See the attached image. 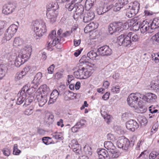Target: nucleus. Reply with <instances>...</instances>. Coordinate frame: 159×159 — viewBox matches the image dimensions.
I'll use <instances>...</instances> for the list:
<instances>
[{"label":"nucleus","instance_id":"nucleus-29","mask_svg":"<svg viewBox=\"0 0 159 159\" xmlns=\"http://www.w3.org/2000/svg\"><path fill=\"white\" fill-rule=\"evenodd\" d=\"M131 36L130 34H128L127 36L124 37L123 46L125 47H129L130 46L131 43Z\"/></svg>","mask_w":159,"mask_h":159},{"label":"nucleus","instance_id":"nucleus-25","mask_svg":"<svg viewBox=\"0 0 159 159\" xmlns=\"http://www.w3.org/2000/svg\"><path fill=\"white\" fill-rule=\"evenodd\" d=\"M58 92L57 90H53L50 95V99L49 101V103H53L58 97Z\"/></svg>","mask_w":159,"mask_h":159},{"label":"nucleus","instance_id":"nucleus-51","mask_svg":"<svg viewBox=\"0 0 159 159\" xmlns=\"http://www.w3.org/2000/svg\"><path fill=\"white\" fill-rule=\"evenodd\" d=\"M32 70L31 67L30 66H26L22 70V72L24 73L25 75L29 71H31Z\"/></svg>","mask_w":159,"mask_h":159},{"label":"nucleus","instance_id":"nucleus-5","mask_svg":"<svg viewBox=\"0 0 159 159\" xmlns=\"http://www.w3.org/2000/svg\"><path fill=\"white\" fill-rule=\"evenodd\" d=\"M18 29L17 25L12 24L11 25L6 31L3 38L2 40L3 42L10 40L14 36Z\"/></svg>","mask_w":159,"mask_h":159},{"label":"nucleus","instance_id":"nucleus-41","mask_svg":"<svg viewBox=\"0 0 159 159\" xmlns=\"http://www.w3.org/2000/svg\"><path fill=\"white\" fill-rule=\"evenodd\" d=\"M18 145L16 144H14L13 146V154L15 155H19L21 152V151L19 150L18 148Z\"/></svg>","mask_w":159,"mask_h":159},{"label":"nucleus","instance_id":"nucleus-33","mask_svg":"<svg viewBox=\"0 0 159 159\" xmlns=\"http://www.w3.org/2000/svg\"><path fill=\"white\" fill-rule=\"evenodd\" d=\"M122 7L123 6H120L119 4L117 3H116L114 6L113 5H110V10H113L115 11H119Z\"/></svg>","mask_w":159,"mask_h":159},{"label":"nucleus","instance_id":"nucleus-18","mask_svg":"<svg viewBox=\"0 0 159 159\" xmlns=\"http://www.w3.org/2000/svg\"><path fill=\"white\" fill-rule=\"evenodd\" d=\"M150 28V23L147 21H143L141 24L140 30L141 32L144 34Z\"/></svg>","mask_w":159,"mask_h":159},{"label":"nucleus","instance_id":"nucleus-22","mask_svg":"<svg viewBox=\"0 0 159 159\" xmlns=\"http://www.w3.org/2000/svg\"><path fill=\"white\" fill-rule=\"evenodd\" d=\"M99 54L102 56L107 55L109 53V47L104 46L99 48L98 50Z\"/></svg>","mask_w":159,"mask_h":159},{"label":"nucleus","instance_id":"nucleus-64","mask_svg":"<svg viewBox=\"0 0 159 159\" xmlns=\"http://www.w3.org/2000/svg\"><path fill=\"white\" fill-rule=\"evenodd\" d=\"M117 150L116 147L114 146L113 143L110 141V151H115Z\"/></svg>","mask_w":159,"mask_h":159},{"label":"nucleus","instance_id":"nucleus-52","mask_svg":"<svg viewBox=\"0 0 159 159\" xmlns=\"http://www.w3.org/2000/svg\"><path fill=\"white\" fill-rule=\"evenodd\" d=\"M139 122L141 125H145L147 123V120L144 117H141L139 120Z\"/></svg>","mask_w":159,"mask_h":159},{"label":"nucleus","instance_id":"nucleus-56","mask_svg":"<svg viewBox=\"0 0 159 159\" xmlns=\"http://www.w3.org/2000/svg\"><path fill=\"white\" fill-rule=\"evenodd\" d=\"M158 125L156 123L154 124L152 126L151 132L153 133H155L157 130Z\"/></svg>","mask_w":159,"mask_h":159},{"label":"nucleus","instance_id":"nucleus-28","mask_svg":"<svg viewBox=\"0 0 159 159\" xmlns=\"http://www.w3.org/2000/svg\"><path fill=\"white\" fill-rule=\"evenodd\" d=\"M24 43V41L21 38L19 37H16L15 38L13 45V46L17 47L21 46Z\"/></svg>","mask_w":159,"mask_h":159},{"label":"nucleus","instance_id":"nucleus-35","mask_svg":"<svg viewBox=\"0 0 159 159\" xmlns=\"http://www.w3.org/2000/svg\"><path fill=\"white\" fill-rule=\"evenodd\" d=\"M159 158V153L158 152L156 151H152L149 154V159H154L156 157Z\"/></svg>","mask_w":159,"mask_h":159},{"label":"nucleus","instance_id":"nucleus-54","mask_svg":"<svg viewBox=\"0 0 159 159\" xmlns=\"http://www.w3.org/2000/svg\"><path fill=\"white\" fill-rule=\"evenodd\" d=\"M141 24V23L140 21H137L135 23L133 27L134 28H135L136 30H138L139 29H140Z\"/></svg>","mask_w":159,"mask_h":159},{"label":"nucleus","instance_id":"nucleus-24","mask_svg":"<svg viewBox=\"0 0 159 159\" xmlns=\"http://www.w3.org/2000/svg\"><path fill=\"white\" fill-rule=\"evenodd\" d=\"M49 91V88L46 84H43L41 85L38 89V93H40L41 94L46 96Z\"/></svg>","mask_w":159,"mask_h":159},{"label":"nucleus","instance_id":"nucleus-2","mask_svg":"<svg viewBox=\"0 0 159 159\" xmlns=\"http://www.w3.org/2000/svg\"><path fill=\"white\" fill-rule=\"evenodd\" d=\"M34 31L39 37H41L47 31L46 26L45 22L35 20L33 22Z\"/></svg>","mask_w":159,"mask_h":159},{"label":"nucleus","instance_id":"nucleus-42","mask_svg":"<svg viewBox=\"0 0 159 159\" xmlns=\"http://www.w3.org/2000/svg\"><path fill=\"white\" fill-rule=\"evenodd\" d=\"M88 25L92 30L97 29L98 26V24L97 23L93 22H90Z\"/></svg>","mask_w":159,"mask_h":159},{"label":"nucleus","instance_id":"nucleus-37","mask_svg":"<svg viewBox=\"0 0 159 159\" xmlns=\"http://www.w3.org/2000/svg\"><path fill=\"white\" fill-rule=\"evenodd\" d=\"M53 137L55 139L59 140H62L64 139L63 134L60 133H54L53 135Z\"/></svg>","mask_w":159,"mask_h":159},{"label":"nucleus","instance_id":"nucleus-6","mask_svg":"<svg viewBox=\"0 0 159 159\" xmlns=\"http://www.w3.org/2000/svg\"><path fill=\"white\" fill-rule=\"evenodd\" d=\"M75 8L73 17L75 20H77L79 19H82L83 17L84 8L83 6L81 4L75 5Z\"/></svg>","mask_w":159,"mask_h":159},{"label":"nucleus","instance_id":"nucleus-14","mask_svg":"<svg viewBox=\"0 0 159 159\" xmlns=\"http://www.w3.org/2000/svg\"><path fill=\"white\" fill-rule=\"evenodd\" d=\"M26 57H23V55L19 52L18 56L15 59L14 63L15 66L17 67H19L25 62L24 60H23Z\"/></svg>","mask_w":159,"mask_h":159},{"label":"nucleus","instance_id":"nucleus-13","mask_svg":"<svg viewBox=\"0 0 159 159\" xmlns=\"http://www.w3.org/2000/svg\"><path fill=\"white\" fill-rule=\"evenodd\" d=\"M32 51V46L30 45H27L20 50L19 53L23 55V57H27L28 55H30Z\"/></svg>","mask_w":159,"mask_h":159},{"label":"nucleus","instance_id":"nucleus-46","mask_svg":"<svg viewBox=\"0 0 159 159\" xmlns=\"http://www.w3.org/2000/svg\"><path fill=\"white\" fill-rule=\"evenodd\" d=\"M110 157H111L112 158L118 157V152H117V150H116L115 151H110Z\"/></svg>","mask_w":159,"mask_h":159},{"label":"nucleus","instance_id":"nucleus-32","mask_svg":"<svg viewBox=\"0 0 159 159\" xmlns=\"http://www.w3.org/2000/svg\"><path fill=\"white\" fill-rule=\"evenodd\" d=\"M126 8L127 9V10L126 13V16L129 18L134 17L137 14L130 9L128 7H126Z\"/></svg>","mask_w":159,"mask_h":159},{"label":"nucleus","instance_id":"nucleus-31","mask_svg":"<svg viewBox=\"0 0 159 159\" xmlns=\"http://www.w3.org/2000/svg\"><path fill=\"white\" fill-rule=\"evenodd\" d=\"M87 56L90 59L93 60L98 59L99 56L98 55L97 53L93 51H91L87 54Z\"/></svg>","mask_w":159,"mask_h":159},{"label":"nucleus","instance_id":"nucleus-27","mask_svg":"<svg viewBox=\"0 0 159 159\" xmlns=\"http://www.w3.org/2000/svg\"><path fill=\"white\" fill-rule=\"evenodd\" d=\"M34 107L33 105H31L26 107L25 110L24 111V113L27 116H30L33 114Z\"/></svg>","mask_w":159,"mask_h":159},{"label":"nucleus","instance_id":"nucleus-8","mask_svg":"<svg viewBox=\"0 0 159 159\" xmlns=\"http://www.w3.org/2000/svg\"><path fill=\"white\" fill-rule=\"evenodd\" d=\"M37 86L34 84L30 85L29 83L24 85L21 90L26 94L27 93L29 95L34 94L36 91Z\"/></svg>","mask_w":159,"mask_h":159},{"label":"nucleus","instance_id":"nucleus-39","mask_svg":"<svg viewBox=\"0 0 159 159\" xmlns=\"http://www.w3.org/2000/svg\"><path fill=\"white\" fill-rule=\"evenodd\" d=\"M75 3H72L71 2V3L66 4L65 5V7L68 9L69 11H71L73 9H75Z\"/></svg>","mask_w":159,"mask_h":159},{"label":"nucleus","instance_id":"nucleus-49","mask_svg":"<svg viewBox=\"0 0 159 159\" xmlns=\"http://www.w3.org/2000/svg\"><path fill=\"white\" fill-rule=\"evenodd\" d=\"M6 74L5 69L0 65V79L4 77Z\"/></svg>","mask_w":159,"mask_h":159},{"label":"nucleus","instance_id":"nucleus-17","mask_svg":"<svg viewBox=\"0 0 159 159\" xmlns=\"http://www.w3.org/2000/svg\"><path fill=\"white\" fill-rule=\"evenodd\" d=\"M100 159H109V154L107 150L104 149H99L97 151Z\"/></svg>","mask_w":159,"mask_h":159},{"label":"nucleus","instance_id":"nucleus-21","mask_svg":"<svg viewBox=\"0 0 159 159\" xmlns=\"http://www.w3.org/2000/svg\"><path fill=\"white\" fill-rule=\"evenodd\" d=\"M139 6V4L138 2H135L130 3L129 5L126 6V7H128L130 9L137 13L140 9Z\"/></svg>","mask_w":159,"mask_h":159},{"label":"nucleus","instance_id":"nucleus-38","mask_svg":"<svg viewBox=\"0 0 159 159\" xmlns=\"http://www.w3.org/2000/svg\"><path fill=\"white\" fill-rule=\"evenodd\" d=\"M150 87L157 92L159 91V84L155 83L154 81L151 82Z\"/></svg>","mask_w":159,"mask_h":159},{"label":"nucleus","instance_id":"nucleus-16","mask_svg":"<svg viewBox=\"0 0 159 159\" xmlns=\"http://www.w3.org/2000/svg\"><path fill=\"white\" fill-rule=\"evenodd\" d=\"M46 16L51 21L54 22L56 20L57 14L53 10H48L47 11Z\"/></svg>","mask_w":159,"mask_h":159},{"label":"nucleus","instance_id":"nucleus-3","mask_svg":"<svg viewBox=\"0 0 159 159\" xmlns=\"http://www.w3.org/2000/svg\"><path fill=\"white\" fill-rule=\"evenodd\" d=\"M93 74V71L91 69L82 67L79 68L77 71L74 73V76L80 79H86L90 76Z\"/></svg>","mask_w":159,"mask_h":159},{"label":"nucleus","instance_id":"nucleus-12","mask_svg":"<svg viewBox=\"0 0 159 159\" xmlns=\"http://www.w3.org/2000/svg\"><path fill=\"white\" fill-rule=\"evenodd\" d=\"M95 15L93 11L91 10L88 11L84 14L83 20L85 23H88L93 19Z\"/></svg>","mask_w":159,"mask_h":159},{"label":"nucleus","instance_id":"nucleus-30","mask_svg":"<svg viewBox=\"0 0 159 159\" xmlns=\"http://www.w3.org/2000/svg\"><path fill=\"white\" fill-rule=\"evenodd\" d=\"M150 29H155L159 27V18H155L150 23Z\"/></svg>","mask_w":159,"mask_h":159},{"label":"nucleus","instance_id":"nucleus-57","mask_svg":"<svg viewBox=\"0 0 159 159\" xmlns=\"http://www.w3.org/2000/svg\"><path fill=\"white\" fill-rule=\"evenodd\" d=\"M96 1V0H86L85 3V6H86L87 5H89L90 6H92Z\"/></svg>","mask_w":159,"mask_h":159},{"label":"nucleus","instance_id":"nucleus-59","mask_svg":"<svg viewBox=\"0 0 159 159\" xmlns=\"http://www.w3.org/2000/svg\"><path fill=\"white\" fill-rule=\"evenodd\" d=\"M54 67V64H52L51 66L49 67H48V73L49 74H52L53 73Z\"/></svg>","mask_w":159,"mask_h":159},{"label":"nucleus","instance_id":"nucleus-50","mask_svg":"<svg viewBox=\"0 0 159 159\" xmlns=\"http://www.w3.org/2000/svg\"><path fill=\"white\" fill-rule=\"evenodd\" d=\"M2 152L4 156H8L10 154V151L9 149L7 148H5L2 150Z\"/></svg>","mask_w":159,"mask_h":159},{"label":"nucleus","instance_id":"nucleus-4","mask_svg":"<svg viewBox=\"0 0 159 159\" xmlns=\"http://www.w3.org/2000/svg\"><path fill=\"white\" fill-rule=\"evenodd\" d=\"M126 25L122 23H113L110 24V38H112L114 35L116 36L118 34V32H121L125 29Z\"/></svg>","mask_w":159,"mask_h":159},{"label":"nucleus","instance_id":"nucleus-20","mask_svg":"<svg viewBox=\"0 0 159 159\" xmlns=\"http://www.w3.org/2000/svg\"><path fill=\"white\" fill-rule=\"evenodd\" d=\"M19 97L17 99L16 103L18 105H20L22 104L26 98V93L23 92L21 90L18 94Z\"/></svg>","mask_w":159,"mask_h":159},{"label":"nucleus","instance_id":"nucleus-23","mask_svg":"<svg viewBox=\"0 0 159 159\" xmlns=\"http://www.w3.org/2000/svg\"><path fill=\"white\" fill-rule=\"evenodd\" d=\"M38 101L39 106L42 107L47 102V98L46 96L41 94L38 98Z\"/></svg>","mask_w":159,"mask_h":159},{"label":"nucleus","instance_id":"nucleus-9","mask_svg":"<svg viewBox=\"0 0 159 159\" xmlns=\"http://www.w3.org/2000/svg\"><path fill=\"white\" fill-rule=\"evenodd\" d=\"M69 147L73 149V151L76 154H80L81 152V148L76 139L71 140L69 145Z\"/></svg>","mask_w":159,"mask_h":159},{"label":"nucleus","instance_id":"nucleus-47","mask_svg":"<svg viewBox=\"0 0 159 159\" xmlns=\"http://www.w3.org/2000/svg\"><path fill=\"white\" fill-rule=\"evenodd\" d=\"M115 128L116 129V132L118 134L123 135L125 133L124 131L120 127L115 126Z\"/></svg>","mask_w":159,"mask_h":159},{"label":"nucleus","instance_id":"nucleus-1","mask_svg":"<svg viewBox=\"0 0 159 159\" xmlns=\"http://www.w3.org/2000/svg\"><path fill=\"white\" fill-rule=\"evenodd\" d=\"M142 97V94L139 93H131L127 99L128 104L135 108H143L144 107V103L139 99V98L140 99Z\"/></svg>","mask_w":159,"mask_h":159},{"label":"nucleus","instance_id":"nucleus-19","mask_svg":"<svg viewBox=\"0 0 159 159\" xmlns=\"http://www.w3.org/2000/svg\"><path fill=\"white\" fill-rule=\"evenodd\" d=\"M125 35L124 34H122L119 36L117 38L115 36L112 37L113 38H111V40H112V42L114 43H116L119 45H123V41L124 37Z\"/></svg>","mask_w":159,"mask_h":159},{"label":"nucleus","instance_id":"nucleus-55","mask_svg":"<svg viewBox=\"0 0 159 159\" xmlns=\"http://www.w3.org/2000/svg\"><path fill=\"white\" fill-rule=\"evenodd\" d=\"M103 113V112L102 113H101V114L103 117L105 121L108 124L109 122V115L108 114L105 115Z\"/></svg>","mask_w":159,"mask_h":159},{"label":"nucleus","instance_id":"nucleus-15","mask_svg":"<svg viewBox=\"0 0 159 159\" xmlns=\"http://www.w3.org/2000/svg\"><path fill=\"white\" fill-rule=\"evenodd\" d=\"M156 98L157 96L154 94L151 93H148L145 95H142V99L148 102H151Z\"/></svg>","mask_w":159,"mask_h":159},{"label":"nucleus","instance_id":"nucleus-53","mask_svg":"<svg viewBox=\"0 0 159 159\" xmlns=\"http://www.w3.org/2000/svg\"><path fill=\"white\" fill-rule=\"evenodd\" d=\"M56 31L55 30H52L49 36V38H50L52 39L55 40L56 37Z\"/></svg>","mask_w":159,"mask_h":159},{"label":"nucleus","instance_id":"nucleus-61","mask_svg":"<svg viewBox=\"0 0 159 159\" xmlns=\"http://www.w3.org/2000/svg\"><path fill=\"white\" fill-rule=\"evenodd\" d=\"M152 39L153 40L159 43V32L155 34V35L152 37Z\"/></svg>","mask_w":159,"mask_h":159},{"label":"nucleus","instance_id":"nucleus-40","mask_svg":"<svg viewBox=\"0 0 159 159\" xmlns=\"http://www.w3.org/2000/svg\"><path fill=\"white\" fill-rule=\"evenodd\" d=\"M34 97L33 96H30L26 99L24 105L29 106L33 101Z\"/></svg>","mask_w":159,"mask_h":159},{"label":"nucleus","instance_id":"nucleus-36","mask_svg":"<svg viewBox=\"0 0 159 159\" xmlns=\"http://www.w3.org/2000/svg\"><path fill=\"white\" fill-rule=\"evenodd\" d=\"M43 142L46 145H49L54 143V142L52 139L49 137H44L42 139Z\"/></svg>","mask_w":159,"mask_h":159},{"label":"nucleus","instance_id":"nucleus-63","mask_svg":"<svg viewBox=\"0 0 159 159\" xmlns=\"http://www.w3.org/2000/svg\"><path fill=\"white\" fill-rule=\"evenodd\" d=\"M93 31L91 30L88 25H86L84 29V32L86 33H88Z\"/></svg>","mask_w":159,"mask_h":159},{"label":"nucleus","instance_id":"nucleus-60","mask_svg":"<svg viewBox=\"0 0 159 159\" xmlns=\"http://www.w3.org/2000/svg\"><path fill=\"white\" fill-rule=\"evenodd\" d=\"M103 7H100L97 8V11L98 15H101L104 13V11H103Z\"/></svg>","mask_w":159,"mask_h":159},{"label":"nucleus","instance_id":"nucleus-34","mask_svg":"<svg viewBox=\"0 0 159 159\" xmlns=\"http://www.w3.org/2000/svg\"><path fill=\"white\" fill-rule=\"evenodd\" d=\"M132 116V114L130 112H127L122 114L121 118L124 121H125L128 119L131 118Z\"/></svg>","mask_w":159,"mask_h":159},{"label":"nucleus","instance_id":"nucleus-45","mask_svg":"<svg viewBox=\"0 0 159 159\" xmlns=\"http://www.w3.org/2000/svg\"><path fill=\"white\" fill-rule=\"evenodd\" d=\"M87 65L89 67V68H87L91 69V70L93 71V73L96 68L95 64L91 62H88Z\"/></svg>","mask_w":159,"mask_h":159},{"label":"nucleus","instance_id":"nucleus-44","mask_svg":"<svg viewBox=\"0 0 159 159\" xmlns=\"http://www.w3.org/2000/svg\"><path fill=\"white\" fill-rule=\"evenodd\" d=\"M51 41L49 42H48V43L47 46V47L48 49L50 50L51 47L55 45L56 44V41H55L54 40L51 39Z\"/></svg>","mask_w":159,"mask_h":159},{"label":"nucleus","instance_id":"nucleus-58","mask_svg":"<svg viewBox=\"0 0 159 159\" xmlns=\"http://www.w3.org/2000/svg\"><path fill=\"white\" fill-rule=\"evenodd\" d=\"M111 91L113 93H118L120 91V88L119 86H115L111 89Z\"/></svg>","mask_w":159,"mask_h":159},{"label":"nucleus","instance_id":"nucleus-48","mask_svg":"<svg viewBox=\"0 0 159 159\" xmlns=\"http://www.w3.org/2000/svg\"><path fill=\"white\" fill-rule=\"evenodd\" d=\"M131 35V42H136L138 41V35L136 34H134L132 32L129 33Z\"/></svg>","mask_w":159,"mask_h":159},{"label":"nucleus","instance_id":"nucleus-62","mask_svg":"<svg viewBox=\"0 0 159 159\" xmlns=\"http://www.w3.org/2000/svg\"><path fill=\"white\" fill-rule=\"evenodd\" d=\"M128 2V0H120L119 4L120 6H123L126 5Z\"/></svg>","mask_w":159,"mask_h":159},{"label":"nucleus","instance_id":"nucleus-7","mask_svg":"<svg viewBox=\"0 0 159 159\" xmlns=\"http://www.w3.org/2000/svg\"><path fill=\"white\" fill-rule=\"evenodd\" d=\"M130 144L129 140L122 136L118 139L116 143V145L119 148H122L123 149L127 150Z\"/></svg>","mask_w":159,"mask_h":159},{"label":"nucleus","instance_id":"nucleus-26","mask_svg":"<svg viewBox=\"0 0 159 159\" xmlns=\"http://www.w3.org/2000/svg\"><path fill=\"white\" fill-rule=\"evenodd\" d=\"M42 77V74L40 72L38 73L35 76L33 80L32 81L31 84L38 85L39 84L40 80Z\"/></svg>","mask_w":159,"mask_h":159},{"label":"nucleus","instance_id":"nucleus-11","mask_svg":"<svg viewBox=\"0 0 159 159\" xmlns=\"http://www.w3.org/2000/svg\"><path fill=\"white\" fill-rule=\"evenodd\" d=\"M15 9V6L13 4L5 5L3 7L2 12L5 15H8L13 12Z\"/></svg>","mask_w":159,"mask_h":159},{"label":"nucleus","instance_id":"nucleus-10","mask_svg":"<svg viewBox=\"0 0 159 159\" xmlns=\"http://www.w3.org/2000/svg\"><path fill=\"white\" fill-rule=\"evenodd\" d=\"M126 126L128 129L132 131H134L135 129H137L139 127L138 123L134 120H131L128 121L126 123Z\"/></svg>","mask_w":159,"mask_h":159},{"label":"nucleus","instance_id":"nucleus-43","mask_svg":"<svg viewBox=\"0 0 159 159\" xmlns=\"http://www.w3.org/2000/svg\"><path fill=\"white\" fill-rule=\"evenodd\" d=\"M152 60L155 63H157L159 61V52L152 54Z\"/></svg>","mask_w":159,"mask_h":159}]
</instances>
